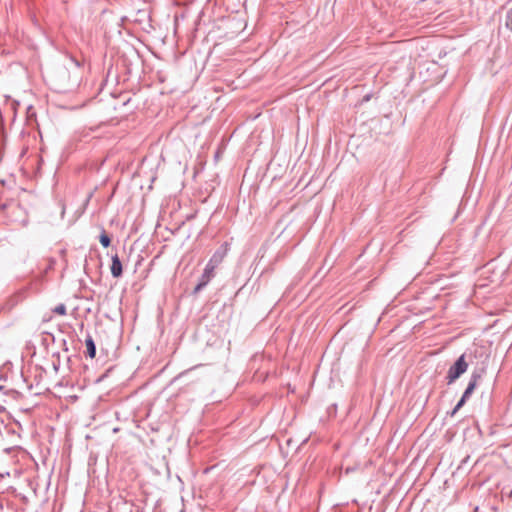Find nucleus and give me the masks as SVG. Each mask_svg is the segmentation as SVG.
Instances as JSON below:
<instances>
[{
  "mask_svg": "<svg viewBox=\"0 0 512 512\" xmlns=\"http://www.w3.org/2000/svg\"><path fill=\"white\" fill-rule=\"evenodd\" d=\"M214 276L215 273L205 267L201 277L199 278L198 284L194 288V293L196 294L206 287Z\"/></svg>",
  "mask_w": 512,
  "mask_h": 512,
  "instance_id": "3",
  "label": "nucleus"
},
{
  "mask_svg": "<svg viewBox=\"0 0 512 512\" xmlns=\"http://www.w3.org/2000/svg\"><path fill=\"white\" fill-rule=\"evenodd\" d=\"M112 263H111V274L113 277L118 278L122 275L123 269H122V263L119 259L118 255L115 254L112 256Z\"/></svg>",
  "mask_w": 512,
  "mask_h": 512,
  "instance_id": "4",
  "label": "nucleus"
},
{
  "mask_svg": "<svg viewBox=\"0 0 512 512\" xmlns=\"http://www.w3.org/2000/svg\"><path fill=\"white\" fill-rule=\"evenodd\" d=\"M479 379L480 375L478 373H472L469 383L462 397L460 398V400L458 401V403L455 405L454 409L451 412V416L455 415V413L466 403V401L469 399L474 389L476 388Z\"/></svg>",
  "mask_w": 512,
  "mask_h": 512,
  "instance_id": "2",
  "label": "nucleus"
},
{
  "mask_svg": "<svg viewBox=\"0 0 512 512\" xmlns=\"http://www.w3.org/2000/svg\"><path fill=\"white\" fill-rule=\"evenodd\" d=\"M217 266H218V264L213 263L211 259L206 264V268L211 270L214 273H215V269L217 268Z\"/></svg>",
  "mask_w": 512,
  "mask_h": 512,
  "instance_id": "9",
  "label": "nucleus"
},
{
  "mask_svg": "<svg viewBox=\"0 0 512 512\" xmlns=\"http://www.w3.org/2000/svg\"><path fill=\"white\" fill-rule=\"evenodd\" d=\"M224 257L225 251L217 250L210 259L212 260L213 263L219 265L223 261Z\"/></svg>",
  "mask_w": 512,
  "mask_h": 512,
  "instance_id": "6",
  "label": "nucleus"
},
{
  "mask_svg": "<svg viewBox=\"0 0 512 512\" xmlns=\"http://www.w3.org/2000/svg\"><path fill=\"white\" fill-rule=\"evenodd\" d=\"M53 312L59 315H66V306L61 303L58 304L54 309Z\"/></svg>",
  "mask_w": 512,
  "mask_h": 512,
  "instance_id": "8",
  "label": "nucleus"
},
{
  "mask_svg": "<svg viewBox=\"0 0 512 512\" xmlns=\"http://www.w3.org/2000/svg\"><path fill=\"white\" fill-rule=\"evenodd\" d=\"M468 369V363L465 360V355H461L455 363L449 368L446 380L447 384L451 385L454 383L462 374H464Z\"/></svg>",
  "mask_w": 512,
  "mask_h": 512,
  "instance_id": "1",
  "label": "nucleus"
},
{
  "mask_svg": "<svg viewBox=\"0 0 512 512\" xmlns=\"http://www.w3.org/2000/svg\"><path fill=\"white\" fill-rule=\"evenodd\" d=\"M188 371H189V370H186V371H184V372L180 373V374L178 375V377H177V378H180L181 376H183V375H184L185 373H187Z\"/></svg>",
  "mask_w": 512,
  "mask_h": 512,
  "instance_id": "10",
  "label": "nucleus"
},
{
  "mask_svg": "<svg viewBox=\"0 0 512 512\" xmlns=\"http://www.w3.org/2000/svg\"><path fill=\"white\" fill-rule=\"evenodd\" d=\"M85 345L87 349V356L90 357L91 359L95 358L96 345L93 338L90 335H88L87 338L85 339Z\"/></svg>",
  "mask_w": 512,
  "mask_h": 512,
  "instance_id": "5",
  "label": "nucleus"
},
{
  "mask_svg": "<svg viewBox=\"0 0 512 512\" xmlns=\"http://www.w3.org/2000/svg\"><path fill=\"white\" fill-rule=\"evenodd\" d=\"M2 389V386L0 385V390Z\"/></svg>",
  "mask_w": 512,
  "mask_h": 512,
  "instance_id": "11",
  "label": "nucleus"
},
{
  "mask_svg": "<svg viewBox=\"0 0 512 512\" xmlns=\"http://www.w3.org/2000/svg\"><path fill=\"white\" fill-rule=\"evenodd\" d=\"M99 240H100L101 245L105 248L109 247V245L111 243L110 237L105 232L100 235Z\"/></svg>",
  "mask_w": 512,
  "mask_h": 512,
  "instance_id": "7",
  "label": "nucleus"
}]
</instances>
